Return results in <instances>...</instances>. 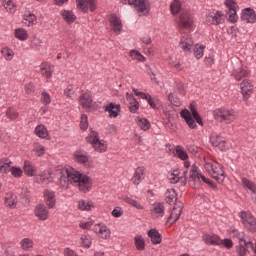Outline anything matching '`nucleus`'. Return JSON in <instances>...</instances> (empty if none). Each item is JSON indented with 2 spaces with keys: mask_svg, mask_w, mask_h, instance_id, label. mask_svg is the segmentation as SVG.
Listing matches in <instances>:
<instances>
[{
  "mask_svg": "<svg viewBox=\"0 0 256 256\" xmlns=\"http://www.w3.org/2000/svg\"><path fill=\"white\" fill-rule=\"evenodd\" d=\"M170 10L172 15H177L181 11V2L179 0H174L170 5Z\"/></svg>",
  "mask_w": 256,
  "mask_h": 256,
  "instance_id": "nucleus-57",
  "label": "nucleus"
},
{
  "mask_svg": "<svg viewBox=\"0 0 256 256\" xmlns=\"http://www.w3.org/2000/svg\"><path fill=\"white\" fill-rule=\"evenodd\" d=\"M148 237H150L153 245H159V243H161V234L157 229H150L148 231Z\"/></svg>",
  "mask_w": 256,
  "mask_h": 256,
  "instance_id": "nucleus-46",
  "label": "nucleus"
},
{
  "mask_svg": "<svg viewBox=\"0 0 256 256\" xmlns=\"http://www.w3.org/2000/svg\"><path fill=\"white\" fill-rule=\"evenodd\" d=\"M24 23L28 27H31V25H35V23H37V17L35 16V14L26 15L24 19Z\"/></svg>",
  "mask_w": 256,
  "mask_h": 256,
  "instance_id": "nucleus-58",
  "label": "nucleus"
},
{
  "mask_svg": "<svg viewBox=\"0 0 256 256\" xmlns=\"http://www.w3.org/2000/svg\"><path fill=\"white\" fill-rule=\"evenodd\" d=\"M242 21H245V23H256V14L255 10L251 8H245L241 15Z\"/></svg>",
  "mask_w": 256,
  "mask_h": 256,
  "instance_id": "nucleus-29",
  "label": "nucleus"
},
{
  "mask_svg": "<svg viewBox=\"0 0 256 256\" xmlns=\"http://www.w3.org/2000/svg\"><path fill=\"white\" fill-rule=\"evenodd\" d=\"M180 116L182 119H184L189 129H197V122H195V119H193V116H191V112H189V110L183 109L180 113Z\"/></svg>",
  "mask_w": 256,
  "mask_h": 256,
  "instance_id": "nucleus-24",
  "label": "nucleus"
},
{
  "mask_svg": "<svg viewBox=\"0 0 256 256\" xmlns=\"http://www.w3.org/2000/svg\"><path fill=\"white\" fill-rule=\"evenodd\" d=\"M190 111H191L192 117L195 119L198 125L203 126V120L201 119L199 112H197V109H195V106L193 104H190Z\"/></svg>",
  "mask_w": 256,
  "mask_h": 256,
  "instance_id": "nucleus-55",
  "label": "nucleus"
},
{
  "mask_svg": "<svg viewBox=\"0 0 256 256\" xmlns=\"http://www.w3.org/2000/svg\"><path fill=\"white\" fill-rule=\"evenodd\" d=\"M76 7L82 11V13H89V10L93 12L97 9V4L95 0H76Z\"/></svg>",
  "mask_w": 256,
  "mask_h": 256,
  "instance_id": "nucleus-12",
  "label": "nucleus"
},
{
  "mask_svg": "<svg viewBox=\"0 0 256 256\" xmlns=\"http://www.w3.org/2000/svg\"><path fill=\"white\" fill-rule=\"evenodd\" d=\"M202 239L206 245L221 246V237L217 234H204Z\"/></svg>",
  "mask_w": 256,
  "mask_h": 256,
  "instance_id": "nucleus-31",
  "label": "nucleus"
},
{
  "mask_svg": "<svg viewBox=\"0 0 256 256\" xmlns=\"http://www.w3.org/2000/svg\"><path fill=\"white\" fill-rule=\"evenodd\" d=\"M137 125L142 129V131H149L151 129V123L147 118H137Z\"/></svg>",
  "mask_w": 256,
  "mask_h": 256,
  "instance_id": "nucleus-51",
  "label": "nucleus"
},
{
  "mask_svg": "<svg viewBox=\"0 0 256 256\" xmlns=\"http://www.w3.org/2000/svg\"><path fill=\"white\" fill-rule=\"evenodd\" d=\"M106 113H109V117L115 119L121 113V105L110 103L105 106Z\"/></svg>",
  "mask_w": 256,
  "mask_h": 256,
  "instance_id": "nucleus-33",
  "label": "nucleus"
},
{
  "mask_svg": "<svg viewBox=\"0 0 256 256\" xmlns=\"http://www.w3.org/2000/svg\"><path fill=\"white\" fill-rule=\"evenodd\" d=\"M150 213L153 219H159L165 215V206L160 202H156L152 205Z\"/></svg>",
  "mask_w": 256,
  "mask_h": 256,
  "instance_id": "nucleus-21",
  "label": "nucleus"
},
{
  "mask_svg": "<svg viewBox=\"0 0 256 256\" xmlns=\"http://www.w3.org/2000/svg\"><path fill=\"white\" fill-rule=\"evenodd\" d=\"M204 65H206V67H213V65H215V56L212 54L206 56L204 58Z\"/></svg>",
  "mask_w": 256,
  "mask_h": 256,
  "instance_id": "nucleus-63",
  "label": "nucleus"
},
{
  "mask_svg": "<svg viewBox=\"0 0 256 256\" xmlns=\"http://www.w3.org/2000/svg\"><path fill=\"white\" fill-rule=\"evenodd\" d=\"M23 171L28 177H35V175H37V166L33 165L31 161L25 160L23 164Z\"/></svg>",
  "mask_w": 256,
  "mask_h": 256,
  "instance_id": "nucleus-36",
  "label": "nucleus"
},
{
  "mask_svg": "<svg viewBox=\"0 0 256 256\" xmlns=\"http://www.w3.org/2000/svg\"><path fill=\"white\" fill-rule=\"evenodd\" d=\"M143 179H145V167L139 166L135 169L131 181L134 185H141Z\"/></svg>",
  "mask_w": 256,
  "mask_h": 256,
  "instance_id": "nucleus-23",
  "label": "nucleus"
},
{
  "mask_svg": "<svg viewBox=\"0 0 256 256\" xmlns=\"http://www.w3.org/2000/svg\"><path fill=\"white\" fill-rule=\"evenodd\" d=\"M34 133L39 139H49V130L43 124L36 126Z\"/></svg>",
  "mask_w": 256,
  "mask_h": 256,
  "instance_id": "nucleus-38",
  "label": "nucleus"
},
{
  "mask_svg": "<svg viewBox=\"0 0 256 256\" xmlns=\"http://www.w3.org/2000/svg\"><path fill=\"white\" fill-rule=\"evenodd\" d=\"M43 45V41L40 38H33L31 47L32 49H36V51H39L41 49V46Z\"/></svg>",
  "mask_w": 256,
  "mask_h": 256,
  "instance_id": "nucleus-64",
  "label": "nucleus"
},
{
  "mask_svg": "<svg viewBox=\"0 0 256 256\" xmlns=\"http://www.w3.org/2000/svg\"><path fill=\"white\" fill-rule=\"evenodd\" d=\"M53 179H55V173L51 170H44L41 174L35 177L36 182L42 183L43 185H49V183H53Z\"/></svg>",
  "mask_w": 256,
  "mask_h": 256,
  "instance_id": "nucleus-18",
  "label": "nucleus"
},
{
  "mask_svg": "<svg viewBox=\"0 0 256 256\" xmlns=\"http://www.w3.org/2000/svg\"><path fill=\"white\" fill-rule=\"evenodd\" d=\"M3 7L6 9L7 13H15L17 6L13 0H1Z\"/></svg>",
  "mask_w": 256,
  "mask_h": 256,
  "instance_id": "nucleus-49",
  "label": "nucleus"
},
{
  "mask_svg": "<svg viewBox=\"0 0 256 256\" xmlns=\"http://www.w3.org/2000/svg\"><path fill=\"white\" fill-rule=\"evenodd\" d=\"M80 129L82 131H87L89 129V122L87 120V115L82 114L80 119Z\"/></svg>",
  "mask_w": 256,
  "mask_h": 256,
  "instance_id": "nucleus-60",
  "label": "nucleus"
},
{
  "mask_svg": "<svg viewBox=\"0 0 256 256\" xmlns=\"http://www.w3.org/2000/svg\"><path fill=\"white\" fill-rule=\"evenodd\" d=\"M225 7L228 8V21L230 23H237L239 16H237V10L239 9V5L235 0H225Z\"/></svg>",
  "mask_w": 256,
  "mask_h": 256,
  "instance_id": "nucleus-10",
  "label": "nucleus"
},
{
  "mask_svg": "<svg viewBox=\"0 0 256 256\" xmlns=\"http://www.w3.org/2000/svg\"><path fill=\"white\" fill-rule=\"evenodd\" d=\"M77 85L69 84L66 89H64V96L68 99H75L77 97Z\"/></svg>",
  "mask_w": 256,
  "mask_h": 256,
  "instance_id": "nucleus-41",
  "label": "nucleus"
},
{
  "mask_svg": "<svg viewBox=\"0 0 256 256\" xmlns=\"http://www.w3.org/2000/svg\"><path fill=\"white\" fill-rule=\"evenodd\" d=\"M205 22L208 25H223L225 23V14L221 10H213L206 14Z\"/></svg>",
  "mask_w": 256,
  "mask_h": 256,
  "instance_id": "nucleus-6",
  "label": "nucleus"
},
{
  "mask_svg": "<svg viewBox=\"0 0 256 256\" xmlns=\"http://www.w3.org/2000/svg\"><path fill=\"white\" fill-rule=\"evenodd\" d=\"M33 151L37 155V157H43V154L45 153L46 149L43 144L35 142L33 144Z\"/></svg>",
  "mask_w": 256,
  "mask_h": 256,
  "instance_id": "nucleus-53",
  "label": "nucleus"
},
{
  "mask_svg": "<svg viewBox=\"0 0 256 256\" xmlns=\"http://www.w3.org/2000/svg\"><path fill=\"white\" fill-rule=\"evenodd\" d=\"M54 175L59 177L58 185L61 189H69V183H71L74 187H78L82 193H89L93 187V180L73 167L57 166Z\"/></svg>",
  "mask_w": 256,
  "mask_h": 256,
  "instance_id": "nucleus-1",
  "label": "nucleus"
},
{
  "mask_svg": "<svg viewBox=\"0 0 256 256\" xmlns=\"http://www.w3.org/2000/svg\"><path fill=\"white\" fill-rule=\"evenodd\" d=\"M129 56L131 57V59H133L134 61H140V63H145V61H147V58H145V56H143L141 53H139V51L137 50H131L129 52Z\"/></svg>",
  "mask_w": 256,
  "mask_h": 256,
  "instance_id": "nucleus-52",
  "label": "nucleus"
},
{
  "mask_svg": "<svg viewBox=\"0 0 256 256\" xmlns=\"http://www.w3.org/2000/svg\"><path fill=\"white\" fill-rule=\"evenodd\" d=\"M229 235H231V237H233L234 239H238L239 241L244 242L246 247H248V248L251 247L252 251L256 255V243L253 244L252 242H247V240H245V232H240L237 229H230Z\"/></svg>",
  "mask_w": 256,
  "mask_h": 256,
  "instance_id": "nucleus-14",
  "label": "nucleus"
},
{
  "mask_svg": "<svg viewBox=\"0 0 256 256\" xmlns=\"http://www.w3.org/2000/svg\"><path fill=\"white\" fill-rule=\"evenodd\" d=\"M210 141L213 145V147H217L220 151H226L227 150V142L223 140V138L219 136H212L210 138Z\"/></svg>",
  "mask_w": 256,
  "mask_h": 256,
  "instance_id": "nucleus-37",
  "label": "nucleus"
},
{
  "mask_svg": "<svg viewBox=\"0 0 256 256\" xmlns=\"http://www.w3.org/2000/svg\"><path fill=\"white\" fill-rule=\"evenodd\" d=\"M34 215L39 221H47L49 219V208L45 204H38L34 209Z\"/></svg>",
  "mask_w": 256,
  "mask_h": 256,
  "instance_id": "nucleus-16",
  "label": "nucleus"
},
{
  "mask_svg": "<svg viewBox=\"0 0 256 256\" xmlns=\"http://www.w3.org/2000/svg\"><path fill=\"white\" fill-rule=\"evenodd\" d=\"M74 161L76 163H80L81 165H86V167H91L90 161H89V154L85 150H76L73 154Z\"/></svg>",
  "mask_w": 256,
  "mask_h": 256,
  "instance_id": "nucleus-15",
  "label": "nucleus"
},
{
  "mask_svg": "<svg viewBox=\"0 0 256 256\" xmlns=\"http://www.w3.org/2000/svg\"><path fill=\"white\" fill-rule=\"evenodd\" d=\"M10 173L15 179H21L23 177V169L21 167L12 166Z\"/></svg>",
  "mask_w": 256,
  "mask_h": 256,
  "instance_id": "nucleus-56",
  "label": "nucleus"
},
{
  "mask_svg": "<svg viewBox=\"0 0 256 256\" xmlns=\"http://www.w3.org/2000/svg\"><path fill=\"white\" fill-rule=\"evenodd\" d=\"M110 26L112 30L116 32L117 35L123 31V24L121 23V19L117 17V15L112 14L109 17Z\"/></svg>",
  "mask_w": 256,
  "mask_h": 256,
  "instance_id": "nucleus-25",
  "label": "nucleus"
},
{
  "mask_svg": "<svg viewBox=\"0 0 256 256\" xmlns=\"http://www.w3.org/2000/svg\"><path fill=\"white\" fill-rule=\"evenodd\" d=\"M93 231L98 235V237H100V239H109V237H111V230H109V227L105 224H95Z\"/></svg>",
  "mask_w": 256,
  "mask_h": 256,
  "instance_id": "nucleus-17",
  "label": "nucleus"
},
{
  "mask_svg": "<svg viewBox=\"0 0 256 256\" xmlns=\"http://www.w3.org/2000/svg\"><path fill=\"white\" fill-rule=\"evenodd\" d=\"M242 185H243V187H245L246 189L251 191V193L253 195H256V184L253 183V181H251L247 178H242Z\"/></svg>",
  "mask_w": 256,
  "mask_h": 256,
  "instance_id": "nucleus-50",
  "label": "nucleus"
},
{
  "mask_svg": "<svg viewBox=\"0 0 256 256\" xmlns=\"http://www.w3.org/2000/svg\"><path fill=\"white\" fill-rule=\"evenodd\" d=\"M126 100L129 103L130 113H137V111H139V102L137 101V99H135V96H133V94L127 92Z\"/></svg>",
  "mask_w": 256,
  "mask_h": 256,
  "instance_id": "nucleus-35",
  "label": "nucleus"
},
{
  "mask_svg": "<svg viewBox=\"0 0 256 256\" xmlns=\"http://www.w3.org/2000/svg\"><path fill=\"white\" fill-rule=\"evenodd\" d=\"M1 53L4 59H6V61H11L13 57H15V52H13V50H11V48L9 47L3 48L1 50Z\"/></svg>",
  "mask_w": 256,
  "mask_h": 256,
  "instance_id": "nucleus-54",
  "label": "nucleus"
},
{
  "mask_svg": "<svg viewBox=\"0 0 256 256\" xmlns=\"http://www.w3.org/2000/svg\"><path fill=\"white\" fill-rule=\"evenodd\" d=\"M124 5H134L139 15H147L149 13V1L147 0H121Z\"/></svg>",
  "mask_w": 256,
  "mask_h": 256,
  "instance_id": "nucleus-7",
  "label": "nucleus"
},
{
  "mask_svg": "<svg viewBox=\"0 0 256 256\" xmlns=\"http://www.w3.org/2000/svg\"><path fill=\"white\" fill-rule=\"evenodd\" d=\"M201 181L207 183V185H211V180H209L205 175L199 173L197 171V166L193 165L190 171L189 176V185L193 189H200L201 188Z\"/></svg>",
  "mask_w": 256,
  "mask_h": 256,
  "instance_id": "nucleus-5",
  "label": "nucleus"
},
{
  "mask_svg": "<svg viewBox=\"0 0 256 256\" xmlns=\"http://www.w3.org/2000/svg\"><path fill=\"white\" fill-rule=\"evenodd\" d=\"M178 26L180 33H185V31H191L193 28V15L189 12H184L180 15Z\"/></svg>",
  "mask_w": 256,
  "mask_h": 256,
  "instance_id": "nucleus-8",
  "label": "nucleus"
},
{
  "mask_svg": "<svg viewBox=\"0 0 256 256\" xmlns=\"http://www.w3.org/2000/svg\"><path fill=\"white\" fill-rule=\"evenodd\" d=\"M239 85L241 95L244 101H247L251 98V95H253V91L255 89V87L253 86V82L249 79H244Z\"/></svg>",
  "mask_w": 256,
  "mask_h": 256,
  "instance_id": "nucleus-11",
  "label": "nucleus"
},
{
  "mask_svg": "<svg viewBox=\"0 0 256 256\" xmlns=\"http://www.w3.org/2000/svg\"><path fill=\"white\" fill-rule=\"evenodd\" d=\"M181 213H183V203L178 202L174 205L168 220L176 223L179 220V217H181Z\"/></svg>",
  "mask_w": 256,
  "mask_h": 256,
  "instance_id": "nucleus-27",
  "label": "nucleus"
},
{
  "mask_svg": "<svg viewBox=\"0 0 256 256\" xmlns=\"http://www.w3.org/2000/svg\"><path fill=\"white\" fill-rule=\"evenodd\" d=\"M39 73L43 75V77H46V79H51V77H53V65L49 62H43L40 65Z\"/></svg>",
  "mask_w": 256,
  "mask_h": 256,
  "instance_id": "nucleus-32",
  "label": "nucleus"
},
{
  "mask_svg": "<svg viewBox=\"0 0 256 256\" xmlns=\"http://www.w3.org/2000/svg\"><path fill=\"white\" fill-rule=\"evenodd\" d=\"M164 198L166 203L171 205V203H175V201H177V192L173 188H168L164 194Z\"/></svg>",
  "mask_w": 256,
  "mask_h": 256,
  "instance_id": "nucleus-40",
  "label": "nucleus"
},
{
  "mask_svg": "<svg viewBox=\"0 0 256 256\" xmlns=\"http://www.w3.org/2000/svg\"><path fill=\"white\" fill-rule=\"evenodd\" d=\"M13 161L7 157H3L0 159V173L4 175H9L11 169L13 168Z\"/></svg>",
  "mask_w": 256,
  "mask_h": 256,
  "instance_id": "nucleus-30",
  "label": "nucleus"
},
{
  "mask_svg": "<svg viewBox=\"0 0 256 256\" xmlns=\"http://www.w3.org/2000/svg\"><path fill=\"white\" fill-rule=\"evenodd\" d=\"M40 101L42 105H51V95L47 92H42Z\"/></svg>",
  "mask_w": 256,
  "mask_h": 256,
  "instance_id": "nucleus-61",
  "label": "nucleus"
},
{
  "mask_svg": "<svg viewBox=\"0 0 256 256\" xmlns=\"http://www.w3.org/2000/svg\"><path fill=\"white\" fill-rule=\"evenodd\" d=\"M175 156L178 157V159H181V161H184V167L186 169H189L191 167V162H189V155L187 154V151L183 149L181 146H176L175 148Z\"/></svg>",
  "mask_w": 256,
  "mask_h": 256,
  "instance_id": "nucleus-20",
  "label": "nucleus"
},
{
  "mask_svg": "<svg viewBox=\"0 0 256 256\" xmlns=\"http://www.w3.org/2000/svg\"><path fill=\"white\" fill-rule=\"evenodd\" d=\"M20 249L26 253L35 249V242L31 238H23L19 242Z\"/></svg>",
  "mask_w": 256,
  "mask_h": 256,
  "instance_id": "nucleus-34",
  "label": "nucleus"
},
{
  "mask_svg": "<svg viewBox=\"0 0 256 256\" xmlns=\"http://www.w3.org/2000/svg\"><path fill=\"white\" fill-rule=\"evenodd\" d=\"M181 38L179 42V47L184 51V53H191V48L193 47V38H191V35L184 32L181 33Z\"/></svg>",
  "mask_w": 256,
  "mask_h": 256,
  "instance_id": "nucleus-13",
  "label": "nucleus"
},
{
  "mask_svg": "<svg viewBox=\"0 0 256 256\" xmlns=\"http://www.w3.org/2000/svg\"><path fill=\"white\" fill-rule=\"evenodd\" d=\"M93 243V237L89 234H82L79 240V244L84 247V249H89Z\"/></svg>",
  "mask_w": 256,
  "mask_h": 256,
  "instance_id": "nucleus-45",
  "label": "nucleus"
},
{
  "mask_svg": "<svg viewBox=\"0 0 256 256\" xmlns=\"http://www.w3.org/2000/svg\"><path fill=\"white\" fill-rule=\"evenodd\" d=\"M44 201L49 209H53L57 203L55 193L51 190L44 191Z\"/></svg>",
  "mask_w": 256,
  "mask_h": 256,
  "instance_id": "nucleus-28",
  "label": "nucleus"
},
{
  "mask_svg": "<svg viewBox=\"0 0 256 256\" xmlns=\"http://www.w3.org/2000/svg\"><path fill=\"white\" fill-rule=\"evenodd\" d=\"M205 53V46L202 44H196L193 48V55L195 59H202Z\"/></svg>",
  "mask_w": 256,
  "mask_h": 256,
  "instance_id": "nucleus-48",
  "label": "nucleus"
},
{
  "mask_svg": "<svg viewBox=\"0 0 256 256\" xmlns=\"http://www.w3.org/2000/svg\"><path fill=\"white\" fill-rule=\"evenodd\" d=\"M121 199H122V201H124V203L131 205V207H135V209H138V210L144 209V207H143V205H141V203H139L137 200H134L133 198L129 197L128 195H123L121 197Z\"/></svg>",
  "mask_w": 256,
  "mask_h": 256,
  "instance_id": "nucleus-43",
  "label": "nucleus"
},
{
  "mask_svg": "<svg viewBox=\"0 0 256 256\" xmlns=\"http://www.w3.org/2000/svg\"><path fill=\"white\" fill-rule=\"evenodd\" d=\"M17 195L13 192H8L4 196V205L8 207V209H17Z\"/></svg>",
  "mask_w": 256,
  "mask_h": 256,
  "instance_id": "nucleus-22",
  "label": "nucleus"
},
{
  "mask_svg": "<svg viewBox=\"0 0 256 256\" xmlns=\"http://www.w3.org/2000/svg\"><path fill=\"white\" fill-rule=\"evenodd\" d=\"M240 218L243 225L248 228L251 233H256V217L251 212L242 211L240 212Z\"/></svg>",
  "mask_w": 256,
  "mask_h": 256,
  "instance_id": "nucleus-9",
  "label": "nucleus"
},
{
  "mask_svg": "<svg viewBox=\"0 0 256 256\" xmlns=\"http://www.w3.org/2000/svg\"><path fill=\"white\" fill-rule=\"evenodd\" d=\"M251 75V70L247 66H241L240 68L234 69L232 72V76L236 81H241V79H245Z\"/></svg>",
  "mask_w": 256,
  "mask_h": 256,
  "instance_id": "nucleus-19",
  "label": "nucleus"
},
{
  "mask_svg": "<svg viewBox=\"0 0 256 256\" xmlns=\"http://www.w3.org/2000/svg\"><path fill=\"white\" fill-rule=\"evenodd\" d=\"M134 245L137 251H145L146 244L143 235L138 234L134 237Z\"/></svg>",
  "mask_w": 256,
  "mask_h": 256,
  "instance_id": "nucleus-44",
  "label": "nucleus"
},
{
  "mask_svg": "<svg viewBox=\"0 0 256 256\" xmlns=\"http://www.w3.org/2000/svg\"><path fill=\"white\" fill-rule=\"evenodd\" d=\"M86 141L96 153H107V141L99 139V133L92 130L86 137Z\"/></svg>",
  "mask_w": 256,
  "mask_h": 256,
  "instance_id": "nucleus-3",
  "label": "nucleus"
},
{
  "mask_svg": "<svg viewBox=\"0 0 256 256\" xmlns=\"http://www.w3.org/2000/svg\"><path fill=\"white\" fill-rule=\"evenodd\" d=\"M77 207L80 211H91L95 209V204L91 200H79Z\"/></svg>",
  "mask_w": 256,
  "mask_h": 256,
  "instance_id": "nucleus-39",
  "label": "nucleus"
},
{
  "mask_svg": "<svg viewBox=\"0 0 256 256\" xmlns=\"http://www.w3.org/2000/svg\"><path fill=\"white\" fill-rule=\"evenodd\" d=\"M6 116L8 119H11V121H15V119L19 117V113L12 108H8L6 110Z\"/></svg>",
  "mask_w": 256,
  "mask_h": 256,
  "instance_id": "nucleus-62",
  "label": "nucleus"
},
{
  "mask_svg": "<svg viewBox=\"0 0 256 256\" xmlns=\"http://www.w3.org/2000/svg\"><path fill=\"white\" fill-rule=\"evenodd\" d=\"M62 18L64 19L65 23L71 24L75 23L77 16L71 10H62L61 11Z\"/></svg>",
  "mask_w": 256,
  "mask_h": 256,
  "instance_id": "nucleus-42",
  "label": "nucleus"
},
{
  "mask_svg": "<svg viewBox=\"0 0 256 256\" xmlns=\"http://www.w3.org/2000/svg\"><path fill=\"white\" fill-rule=\"evenodd\" d=\"M168 101H170L174 107H181V99H179V97L175 96L173 93L168 95Z\"/></svg>",
  "mask_w": 256,
  "mask_h": 256,
  "instance_id": "nucleus-59",
  "label": "nucleus"
},
{
  "mask_svg": "<svg viewBox=\"0 0 256 256\" xmlns=\"http://www.w3.org/2000/svg\"><path fill=\"white\" fill-rule=\"evenodd\" d=\"M79 105L83 107L86 111H89L91 107H93V98L91 97V94L89 93H83L79 97Z\"/></svg>",
  "mask_w": 256,
  "mask_h": 256,
  "instance_id": "nucleus-26",
  "label": "nucleus"
},
{
  "mask_svg": "<svg viewBox=\"0 0 256 256\" xmlns=\"http://www.w3.org/2000/svg\"><path fill=\"white\" fill-rule=\"evenodd\" d=\"M204 169L211 175L212 179H215V181H218L219 183L225 181V169H223V165L217 161L205 160Z\"/></svg>",
  "mask_w": 256,
  "mask_h": 256,
  "instance_id": "nucleus-2",
  "label": "nucleus"
},
{
  "mask_svg": "<svg viewBox=\"0 0 256 256\" xmlns=\"http://www.w3.org/2000/svg\"><path fill=\"white\" fill-rule=\"evenodd\" d=\"M214 117L220 123L230 124L237 119V112L233 109L220 108L214 111Z\"/></svg>",
  "mask_w": 256,
  "mask_h": 256,
  "instance_id": "nucleus-4",
  "label": "nucleus"
},
{
  "mask_svg": "<svg viewBox=\"0 0 256 256\" xmlns=\"http://www.w3.org/2000/svg\"><path fill=\"white\" fill-rule=\"evenodd\" d=\"M14 37H16L18 41H27L29 39V32L23 28H17L14 31Z\"/></svg>",
  "mask_w": 256,
  "mask_h": 256,
  "instance_id": "nucleus-47",
  "label": "nucleus"
}]
</instances>
